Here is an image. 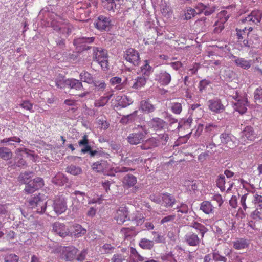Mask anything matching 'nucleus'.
<instances>
[{
    "mask_svg": "<svg viewBox=\"0 0 262 262\" xmlns=\"http://www.w3.org/2000/svg\"><path fill=\"white\" fill-rule=\"evenodd\" d=\"M242 137H245L248 140L253 141L257 137V134L252 126L247 125L242 132Z\"/></svg>",
    "mask_w": 262,
    "mask_h": 262,
    "instance_id": "18",
    "label": "nucleus"
},
{
    "mask_svg": "<svg viewBox=\"0 0 262 262\" xmlns=\"http://www.w3.org/2000/svg\"><path fill=\"white\" fill-rule=\"evenodd\" d=\"M248 101L247 98H242L234 104V110L239 112L241 115L245 114L247 111Z\"/></svg>",
    "mask_w": 262,
    "mask_h": 262,
    "instance_id": "17",
    "label": "nucleus"
},
{
    "mask_svg": "<svg viewBox=\"0 0 262 262\" xmlns=\"http://www.w3.org/2000/svg\"><path fill=\"white\" fill-rule=\"evenodd\" d=\"M67 88L70 89L81 90L83 89L82 82L79 80L74 78L68 79L67 81Z\"/></svg>",
    "mask_w": 262,
    "mask_h": 262,
    "instance_id": "25",
    "label": "nucleus"
},
{
    "mask_svg": "<svg viewBox=\"0 0 262 262\" xmlns=\"http://www.w3.org/2000/svg\"><path fill=\"white\" fill-rule=\"evenodd\" d=\"M66 171L72 175L78 176L82 173V168L74 164H71L67 167Z\"/></svg>",
    "mask_w": 262,
    "mask_h": 262,
    "instance_id": "30",
    "label": "nucleus"
},
{
    "mask_svg": "<svg viewBox=\"0 0 262 262\" xmlns=\"http://www.w3.org/2000/svg\"><path fill=\"white\" fill-rule=\"evenodd\" d=\"M184 240L190 246H196L200 242L198 235L193 232L187 233L184 237Z\"/></svg>",
    "mask_w": 262,
    "mask_h": 262,
    "instance_id": "20",
    "label": "nucleus"
},
{
    "mask_svg": "<svg viewBox=\"0 0 262 262\" xmlns=\"http://www.w3.org/2000/svg\"><path fill=\"white\" fill-rule=\"evenodd\" d=\"M225 177L223 174H220L217 176L216 179V186L220 188L221 191H224L225 190Z\"/></svg>",
    "mask_w": 262,
    "mask_h": 262,
    "instance_id": "41",
    "label": "nucleus"
},
{
    "mask_svg": "<svg viewBox=\"0 0 262 262\" xmlns=\"http://www.w3.org/2000/svg\"><path fill=\"white\" fill-rule=\"evenodd\" d=\"M171 110L173 113L179 114L182 111V105L180 103H173L172 104Z\"/></svg>",
    "mask_w": 262,
    "mask_h": 262,
    "instance_id": "56",
    "label": "nucleus"
},
{
    "mask_svg": "<svg viewBox=\"0 0 262 262\" xmlns=\"http://www.w3.org/2000/svg\"><path fill=\"white\" fill-rule=\"evenodd\" d=\"M224 74L225 80L228 81H231L235 76L234 73L230 70H225Z\"/></svg>",
    "mask_w": 262,
    "mask_h": 262,
    "instance_id": "55",
    "label": "nucleus"
},
{
    "mask_svg": "<svg viewBox=\"0 0 262 262\" xmlns=\"http://www.w3.org/2000/svg\"><path fill=\"white\" fill-rule=\"evenodd\" d=\"M78 143L80 147H82L81 149L82 153H89L90 154L92 150V147L90 144L88 135H84L83 136L82 139L78 142Z\"/></svg>",
    "mask_w": 262,
    "mask_h": 262,
    "instance_id": "19",
    "label": "nucleus"
},
{
    "mask_svg": "<svg viewBox=\"0 0 262 262\" xmlns=\"http://www.w3.org/2000/svg\"><path fill=\"white\" fill-rule=\"evenodd\" d=\"M148 77H146L144 75L143 76L137 77L136 79V81L134 83L132 87L134 89H137L144 85L146 81L148 79Z\"/></svg>",
    "mask_w": 262,
    "mask_h": 262,
    "instance_id": "38",
    "label": "nucleus"
},
{
    "mask_svg": "<svg viewBox=\"0 0 262 262\" xmlns=\"http://www.w3.org/2000/svg\"><path fill=\"white\" fill-rule=\"evenodd\" d=\"M19 257L15 254H10L5 258V262H18Z\"/></svg>",
    "mask_w": 262,
    "mask_h": 262,
    "instance_id": "54",
    "label": "nucleus"
},
{
    "mask_svg": "<svg viewBox=\"0 0 262 262\" xmlns=\"http://www.w3.org/2000/svg\"><path fill=\"white\" fill-rule=\"evenodd\" d=\"M59 32L62 34H65L67 35H69L72 32V29L69 26H65L60 27L59 28Z\"/></svg>",
    "mask_w": 262,
    "mask_h": 262,
    "instance_id": "64",
    "label": "nucleus"
},
{
    "mask_svg": "<svg viewBox=\"0 0 262 262\" xmlns=\"http://www.w3.org/2000/svg\"><path fill=\"white\" fill-rule=\"evenodd\" d=\"M159 145V140L155 138H150L147 140H143L142 143L139 146L142 150H149L157 147Z\"/></svg>",
    "mask_w": 262,
    "mask_h": 262,
    "instance_id": "16",
    "label": "nucleus"
},
{
    "mask_svg": "<svg viewBox=\"0 0 262 262\" xmlns=\"http://www.w3.org/2000/svg\"><path fill=\"white\" fill-rule=\"evenodd\" d=\"M116 101L117 102V103L115 104V107H116L118 110L126 107L133 102L132 99L126 95L117 96Z\"/></svg>",
    "mask_w": 262,
    "mask_h": 262,
    "instance_id": "15",
    "label": "nucleus"
},
{
    "mask_svg": "<svg viewBox=\"0 0 262 262\" xmlns=\"http://www.w3.org/2000/svg\"><path fill=\"white\" fill-rule=\"evenodd\" d=\"M101 67L103 71H107L108 70V62L107 59L98 60L97 61Z\"/></svg>",
    "mask_w": 262,
    "mask_h": 262,
    "instance_id": "58",
    "label": "nucleus"
},
{
    "mask_svg": "<svg viewBox=\"0 0 262 262\" xmlns=\"http://www.w3.org/2000/svg\"><path fill=\"white\" fill-rule=\"evenodd\" d=\"M144 62V65L141 67V72L145 76L149 77L150 74L153 72V68L149 66L148 60H145Z\"/></svg>",
    "mask_w": 262,
    "mask_h": 262,
    "instance_id": "40",
    "label": "nucleus"
},
{
    "mask_svg": "<svg viewBox=\"0 0 262 262\" xmlns=\"http://www.w3.org/2000/svg\"><path fill=\"white\" fill-rule=\"evenodd\" d=\"M52 182L57 185L61 186L69 184V179L63 173H58L52 178Z\"/></svg>",
    "mask_w": 262,
    "mask_h": 262,
    "instance_id": "22",
    "label": "nucleus"
},
{
    "mask_svg": "<svg viewBox=\"0 0 262 262\" xmlns=\"http://www.w3.org/2000/svg\"><path fill=\"white\" fill-rule=\"evenodd\" d=\"M177 209H178V211L182 213H187L188 212V207L185 204H182L180 206H178Z\"/></svg>",
    "mask_w": 262,
    "mask_h": 262,
    "instance_id": "63",
    "label": "nucleus"
},
{
    "mask_svg": "<svg viewBox=\"0 0 262 262\" xmlns=\"http://www.w3.org/2000/svg\"><path fill=\"white\" fill-rule=\"evenodd\" d=\"M211 83L210 81L206 79H203L201 80L199 82V91L200 92H202L204 90H205L206 87Z\"/></svg>",
    "mask_w": 262,
    "mask_h": 262,
    "instance_id": "51",
    "label": "nucleus"
},
{
    "mask_svg": "<svg viewBox=\"0 0 262 262\" xmlns=\"http://www.w3.org/2000/svg\"><path fill=\"white\" fill-rule=\"evenodd\" d=\"M191 227L199 230L202 237H204V234L208 231V229L204 225L196 222L192 223Z\"/></svg>",
    "mask_w": 262,
    "mask_h": 262,
    "instance_id": "42",
    "label": "nucleus"
},
{
    "mask_svg": "<svg viewBox=\"0 0 262 262\" xmlns=\"http://www.w3.org/2000/svg\"><path fill=\"white\" fill-rule=\"evenodd\" d=\"M221 142L230 148H233L237 146L236 138L231 134L223 133L220 135Z\"/></svg>",
    "mask_w": 262,
    "mask_h": 262,
    "instance_id": "8",
    "label": "nucleus"
},
{
    "mask_svg": "<svg viewBox=\"0 0 262 262\" xmlns=\"http://www.w3.org/2000/svg\"><path fill=\"white\" fill-rule=\"evenodd\" d=\"M89 155L91 157H96L97 158L100 157L108 158L110 156V155L103 151L101 148H97L94 150L92 149Z\"/></svg>",
    "mask_w": 262,
    "mask_h": 262,
    "instance_id": "31",
    "label": "nucleus"
},
{
    "mask_svg": "<svg viewBox=\"0 0 262 262\" xmlns=\"http://www.w3.org/2000/svg\"><path fill=\"white\" fill-rule=\"evenodd\" d=\"M209 108L215 113H221L225 110V107L222 103L221 100L217 98L209 100L208 101Z\"/></svg>",
    "mask_w": 262,
    "mask_h": 262,
    "instance_id": "13",
    "label": "nucleus"
},
{
    "mask_svg": "<svg viewBox=\"0 0 262 262\" xmlns=\"http://www.w3.org/2000/svg\"><path fill=\"white\" fill-rule=\"evenodd\" d=\"M161 199L165 203V206L172 207L176 203V201L172 194L168 193H161Z\"/></svg>",
    "mask_w": 262,
    "mask_h": 262,
    "instance_id": "26",
    "label": "nucleus"
},
{
    "mask_svg": "<svg viewBox=\"0 0 262 262\" xmlns=\"http://www.w3.org/2000/svg\"><path fill=\"white\" fill-rule=\"evenodd\" d=\"M94 25L97 29L101 31H110L112 26L111 19L103 15H100L98 17V21L96 23H94Z\"/></svg>",
    "mask_w": 262,
    "mask_h": 262,
    "instance_id": "7",
    "label": "nucleus"
},
{
    "mask_svg": "<svg viewBox=\"0 0 262 262\" xmlns=\"http://www.w3.org/2000/svg\"><path fill=\"white\" fill-rule=\"evenodd\" d=\"M40 196L39 195L35 196L30 198L28 200L29 206L32 209H35L37 203L39 201Z\"/></svg>",
    "mask_w": 262,
    "mask_h": 262,
    "instance_id": "49",
    "label": "nucleus"
},
{
    "mask_svg": "<svg viewBox=\"0 0 262 262\" xmlns=\"http://www.w3.org/2000/svg\"><path fill=\"white\" fill-rule=\"evenodd\" d=\"M259 209L257 208L256 209L252 212L250 214V217L253 220H262V213L259 211Z\"/></svg>",
    "mask_w": 262,
    "mask_h": 262,
    "instance_id": "52",
    "label": "nucleus"
},
{
    "mask_svg": "<svg viewBox=\"0 0 262 262\" xmlns=\"http://www.w3.org/2000/svg\"><path fill=\"white\" fill-rule=\"evenodd\" d=\"M33 172L30 171L21 172L18 177V181L21 184H27V183L30 181L29 180L33 176Z\"/></svg>",
    "mask_w": 262,
    "mask_h": 262,
    "instance_id": "29",
    "label": "nucleus"
},
{
    "mask_svg": "<svg viewBox=\"0 0 262 262\" xmlns=\"http://www.w3.org/2000/svg\"><path fill=\"white\" fill-rule=\"evenodd\" d=\"M138 111H135L130 114L123 115L120 119V122L124 125L132 123L137 119Z\"/></svg>",
    "mask_w": 262,
    "mask_h": 262,
    "instance_id": "24",
    "label": "nucleus"
},
{
    "mask_svg": "<svg viewBox=\"0 0 262 262\" xmlns=\"http://www.w3.org/2000/svg\"><path fill=\"white\" fill-rule=\"evenodd\" d=\"M44 186V180L42 178L36 177L30 180L24 189L26 194H31L41 188Z\"/></svg>",
    "mask_w": 262,
    "mask_h": 262,
    "instance_id": "5",
    "label": "nucleus"
},
{
    "mask_svg": "<svg viewBox=\"0 0 262 262\" xmlns=\"http://www.w3.org/2000/svg\"><path fill=\"white\" fill-rule=\"evenodd\" d=\"M128 215V211L126 207L121 206L117 210L115 219L118 224H122L126 221L130 220Z\"/></svg>",
    "mask_w": 262,
    "mask_h": 262,
    "instance_id": "12",
    "label": "nucleus"
},
{
    "mask_svg": "<svg viewBox=\"0 0 262 262\" xmlns=\"http://www.w3.org/2000/svg\"><path fill=\"white\" fill-rule=\"evenodd\" d=\"M53 210L57 214H60L67 209V200L62 195L57 196L50 201Z\"/></svg>",
    "mask_w": 262,
    "mask_h": 262,
    "instance_id": "4",
    "label": "nucleus"
},
{
    "mask_svg": "<svg viewBox=\"0 0 262 262\" xmlns=\"http://www.w3.org/2000/svg\"><path fill=\"white\" fill-rule=\"evenodd\" d=\"M196 14L197 13L195 9L192 8H189L187 9L186 12H185L184 15L183 16H184L183 19L187 20H189L192 17H194Z\"/></svg>",
    "mask_w": 262,
    "mask_h": 262,
    "instance_id": "47",
    "label": "nucleus"
},
{
    "mask_svg": "<svg viewBox=\"0 0 262 262\" xmlns=\"http://www.w3.org/2000/svg\"><path fill=\"white\" fill-rule=\"evenodd\" d=\"M20 106L27 110L33 112L32 110L33 104L31 103L29 101H24L20 104Z\"/></svg>",
    "mask_w": 262,
    "mask_h": 262,
    "instance_id": "59",
    "label": "nucleus"
},
{
    "mask_svg": "<svg viewBox=\"0 0 262 262\" xmlns=\"http://www.w3.org/2000/svg\"><path fill=\"white\" fill-rule=\"evenodd\" d=\"M250 16L252 18L251 21L257 24L261 21L262 15L260 11H254L250 13Z\"/></svg>",
    "mask_w": 262,
    "mask_h": 262,
    "instance_id": "43",
    "label": "nucleus"
},
{
    "mask_svg": "<svg viewBox=\"0 0 262 262\" xmlns=\"http://www.w3.org/2000/svg\"><path fill=\"white\" fill-rule=\"evenodd\" d=\"M213 258L215 261H221L223 262H227V259L223 256L220 255L217 252L213 253Z\"/></svg>",
    "mask_w": 262,
    "mask_h": 262,
    "instance_id": "61",
    "label": "nucleus"
},
{
    "mask_svg": "<svg viewBox=\"0 0 262 262\" xmlns=\"http://www.w3.org/2000/svg\"><path fill=\"white\" fill-rule=\"evenodd\" d=\"M48 202H45L40 197L39 201H38L36 208V211L39 214H43L45 212L46 208L47 207Z\"/></svg>",
    "mask_w": 262,
    "mask_h": 262,
    "instance_id": "37",
    "label": "nucleus"
},
{
    "mask_svg": "<svg viewBox=\"0 0 262 262\" xmlns=\"http://www.w3.org/2000/svg\"><path fill=\"white\" fill-rule=\"evenodd\" d=\"M137 178L132 174H127L123 178V186L126 188L133 187L137 183Z\"/></svg>",
    "mask_w": 262,
    "mask_h": 262,
    "instance_id": "21",
    "label": "nucleus"
},
{
    "mask_svg": "<svg viewBox=\"0 0 262 262\" xmlns=\"http://www.w3.org/2000/svg\"><path fill=\"white\" fill-rule=\"evenodd\" d=\"M18 160L16 161L13 164L14 168L16 167L25 168L28 166L27 163L24 158H30L32 161H35V155L33 154V151L27 148L17 149Z\"/></svg>",
    "mask_w": 262,
    "mask_h": 262,
    "instance_id": "1",
    "label": "nucleus"
},
{
    "mask_svg": "<svg viewBox=\"0 0 262 262\" xmlns=\"http://www.w3.org/2000/svg\"><path fill=\"white\" fill-rule=\"evenodd\" d=\"M248 39H244L242 41L243 46L248 49H253L255 48L254 45V42L252 38H248Z\"/></svg>",
    "mask_w": 262,
    "mask_h": 262,
    "instance_id": "50",
    "label": "nucleus"
},
{
    "mask_svg": "<svg viewBox=\"0 0 262 262\" xmlns=\"http://www.w3.org/2000/svg\"><path fill=\"white\" fill-rule=\"evenodd\" d=\"M10 141H13L17 143H20L21 142V140L19 138L14 136L10 138H6L2 140H1L0 142L1 143H7Z\"/></svg>",
    "mask_w": 262,
    "mask_h": 262,
    "instance_id": "57",
    "label": "nucleus"
},
{
    "mask_svg": "<svg viewBox=\"0 0 262 262\" xmlns=\"http://www.w3.org/2000/svg\"><path fill=\"white\" fill-rule=\"evenodd\" d=\"M108 54L107 51L106 49L100 48L98 52V58L99 60L102 59H107Z\"/></svg>",
    "mask_w": 262,
    "mask_h": 262,
    "instance_id": "53",
    "label": "nucleus"
},
{
    "mask_svg": "<svg viewBox=\"0 0 262 262\" xmlns=\"http://www.w3.org/2000/svg\"><path fill=\"white\" fill-rule=\"evenodd\" d=\"M95 39V37H80L74 39L73 43L77 52L81 53L91 49L92 47L89 46L88 44L93 42Z\"/></svg>",
    "mask_w": 262,
    "mask_h": 262,
    "instance_id": "3",
    "label": "nucleus"
},
{
    "mask_svg": "<svg viewBox=\"0 0 262 262\" xmlns=\"http://www.w3.org/2000/svg\"><path fill=\"white\" fill-rule=\"evenodd\" d=\"M139 245L143 249L151 250L154 247V242L152 240L143 238L140 241Z\"/></svg>",
    "mask_w": 262,
    "mask_h": 262,
    "instance_id": "33",
    "label": "nucleus"
},
{
    "mask_svg": "<svg viewBox=\"0 0 262 262\" xmlns=\"http://www.w3.org/2000/svg\"><path fill=\"white\" fill-rule=\"evenodd\" d=\"M124 57L127 61L135 66H138L140 62L139 52L133 48L128 49L125 51Z\"/></svg>",
    "mask_w": 262,
    "mask_h": 262,
    "instance_id": "6",
    "label": "nucleus"
},
{
    "mask_svg": "<svg viewBox=\"0 0 262 262\" xmlns=\"http://www.w3.org/2000/svg\"><path fill=\"white\" fill-rule=\"evenodd\" d=\"M88 254V250L87 249H83L79 253L77 257L76 260L78 261H82L85 259V257L86 254Z\"/></svg>",
    "mask_w": 262,
    "mask_h": 262,
    "instance_id": "60",
    "label": "nucleus"
},
{
    "mask_svg": "<svg viewBox=\"0 0 262 262\" xmlns=\"http://www.w3.org/2000/svg\"><path fill=\"white\" fill-rule=\"evenodd\" d=\"M78 249L73 246L64 247L61 250L62 258L66 261H72L76 257Z\"/></svg>",
    "mask_w": 262,
    "mask_h": 262,
    "instance_id": "9",
    "label": "nucleus"
},
{
    "mask_svg": "<svg viewBox=\"0 0 262 262\" xmlns=\"http://www.w3.org/2000/svg\"><path fill=\"white\" fill-rule=\"evenodd\" d=\"M13 153L8 147H0V158L4 160H9L12 158Z\"/></svg>",
    "mask_w": 262,
    "mask_h": 262,
    "instance_id": "28",
    "label": "nucleus"
},
{
    "mask_svg": "<svg viewBox=\"0 0 262 262\" xmlns=\"http://www.w3.org/2000/svg\"><path fill=\"white\" fill-rule=\"evenodd\" d=\"M102 4L104 8L108 11H114V8L116 7L115 0H102Z\"/></svg>",
    "mask_w": 262,
    "mask_h": 262,
    "instance_id": "44",
    "label": "nucleus"
},
{
    "mask_svg": "<svg viewBox=\"0 0 262 262\" xmlns=\"http://www.w3.org/2000/svg\"><path fill=\"white\" fill-rule=\"evenodd\" d=\"M200 209L205 213L209 214L212 211L213 207L210 202L205 201L201 204Z\"/></svg>",
    "mask_w": 262,
    "mask_h": 262,
    "instance_id": "39",
    "label": "nucleus"
},
{
    "mask_svg": "<svg viewBox=\"0 0 262 262\" xmlns=\"http://www.w3.org/2000/svg\"><path fill=\"white\" fill-rule=\"evenodd\" d=\"M232 58L235 59L234 62L236 65L243 69H248L251 66L252 60H247L245 58H239L235 56H233Z\"/></svg>",
    "mask_w": 262,
    "mask_h": 262,
    "instance_id": "23",
    "label": "nucleus"
},
{
    "mask_svg": "<svg viewBox=\"0 0 262 262\" xmlns=\"http://www.w3.org/2000/svg\"><path fill=\"white\" fill-rule=\"evenodd\" d=\"M98 123L101 125V128L103 129H107L110 125L109 123L107 122L106 120L103 119V118L98 119Z\"/></svg>",
    "mask_w": 262,
    "mask_h": 262,
    "instance_id": "62",
    "label": "nucleus"
},
{
    "mask_svg": "<svg viewBox=\"0 0 262 262\" xmlns=\"http://www.w3.org/2000/svg\"><path fill=\"white\" fill-rule=\"evenodd\" d=\"M70 236L74 238H78L84 235L86 230L83 228L82 226L78 224L73 225L70 228Z\"/></svg>",
    "mask_w": 262,
    "mask_h": 262,
    "instance_id": "14",
    "label": "nucleus"
},
{
    "mask_svg": "<svg viewBox=\"0 0 262 262\" xmlns=\"http://www.w3.org/2000/svg\"><path fill=\"white\" fill-rule=\"evenodd\" d=\"M140 108L147 113L153 112L155 110L154 105L151 104L149 99L142 100L140 102Z\"/></svg>",
    "mask_w": 262,
    "mask_h": 262,
    "instance_id": "27",
    "label": "nucleus"
},
{
    "mask_svg": "<svg viewBox=\"0 0 262 262\" xmlns=\"http://www.w3.org/2000/svg\"><path fill=\"white\" fill-rule=\"evenodd\" d=\"M53 231L62 238H64L67 236H70V229L63 224L58 222L53 224Z\"/></svg>",
    "mask_w": 262,
    "mask_h": 262,
    "instance_id": "10",
    "label": "nucleus"
},
{
    "mask_svg": "<svg viewBox=\"0 0 262 262\" xmlns=\"http://www.w3.org/2000/svg\"><path fill=\"white\" fill-rule=\"evenodd\" d=\"M192 122V119L191 117H189L187 119L182 118L178 123L177 129L179 130L181 128H183L184 129H188L190 128Z\"/></svg>",
    "mask_w": 262,
    "mask_h": 262,
    "instance_id": "35",
    "label": "nucleus"
},
{
    "mask_svg": "<svg viewBox=\"0 0 262 262\" xmlns=\"http://www.w3.org/2000/svg\"><path fill=\"white\" fill-rule=\"evenodd\" d=\"M151 121L153 127L156 130L163 129L167 125L165 121L158 117L153 118Z\"/></svg>",
    "mask_w": 262,
    "mask_h": 262,
    "instance_id": "34",
    "label": "nucleus"
},
{
    "mask_svg": "<svg viewBox=\"0 0 262 262\" xmlns=\"http://www.w3.org/2000/svg\"><path fill=\"white\" fill-rule=\"evenodd\" d=\"M79 76L80 81H82L88 84H92L94 82V78L92 75L85 70L80 73Z\"/></svg>",
    "mask_w": 262,
    "mask_h": 262,
    "instance_id": "32",
    "label": "nucleus"
},
{
    "mask_svg": "<svg viewBox=\"0 0 262 262\" xmlns=\"http://www.w3.org/2000/svg\"><path fill=\"white\" fill-rule=\"evenodd\" d=\"M92 169L98 173H103L111 169V165L105 160L94 162L91 166Z\"/></svg>",
    "mask_w": 262,
    "mask_h": 262,
    "instance_id": "11",
    "label": "nucleus"
},
{
    "mask_svg": "<svg viewBox=\"0 0 262 262\" xmlns=\"http://www.w3.org/2000/svg\"><path fill=\"white\" fill-rule=\"evenodd\" d=\"M68 79H64L63 77H59L56 79V86L60 89H65L67 88V81Z\"/></svg>",
    "mask_w": 262,
    "mask_h": 262,
    "instance_id": "46",
    "label": "nucleus"
},
{
    "mask_svg": "<svg viewBox=\"0 0 262 262\" xmlns=\"http://www.w3.org/2000/svg\"><path fill=\"white\" fill-rule=\"evenodd\" d=\"M147 134V131L145 127L144 126H139L137 129V132L130 134L127 137L126 140L132 145L142 144Z\"/></svg>",
    "mask_w": 262,
    "mask_h": 262,
    "instance_id": "2",
    "label": "nucleus"
},
{
    "mask_svg": "<svg viewBox=\"0 0 262 262\" xmlns=\"http://www.w3.org/2000/svg\"><path fill=\"white\" fill-rule=\"evenodd\" d=\"M248 245L246 239L241 238L234 243L233 247L236 249H242L247 247Z\"/></svg>",
    "mask_w": 262,
    "mask_h": 262,
    "instance_id": "45",
    "label": "nucleus"
},
{
    "mask_svg": "<svg viewBox=\"0 0 262 262\" xmlns=\"http://www.w3.org/2000/svg\"><path fill=\"white\" fill-rule=\"evenodd\" d=\"M171 77L170 74L166 71L160 73L159 75L160 82L163 85H168L171 81Z\"/></svg>",
    "mask_w": 262,
    "mask_h": 262,
    "instance_id": "36",
    "label": "nucleus"
},
{
    "mask_svg": "<svg viewBox=\"0 0 262 262\" xmlns=\"http://www.w3.org/2000/svg\"><path fill=\"white\" fill-rule=\"evenodd\" d=\"M254 99L258 103L262 102V88H258L255 91Z\"/></svg>",
    "mask_w": 262,
    "mask_h": 262,
    "instance_id": "48",
    "label": "nucleus"
}]
</instances>
